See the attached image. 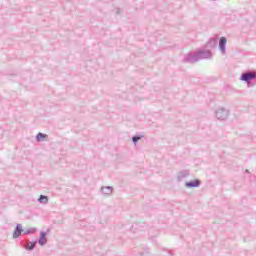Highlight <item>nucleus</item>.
Here are the masks:
<instances>
[{"label":"nucleus","mask_w":256,"mask_h":256,"mask_svg":"<svg viewBox=\"0 0 256 256\" xmlns=\"http://www.w3.org/2000/svg\"><path fill=\"white\" fill-rule=\"evenodd\" d=\"M213 57V54L211 53V50H200L196 53H189L187 54L183 62L184 63H197V61H201V59H211Z\"/></svg>","instance_id":"1"},{"label":"nucleus","mask_w":256,"mask_h":256,"mask_svg":"<svg viewBox=\"0 0 256 256\" xmlns=\"http://www.w3.org/2000/svg\"><path fill=\"white\" fill-rule=\"evenodd\" d=\"M256 79V72L247 71L241 74L240 81L247 83L248 87H251V82Z\"/></svg>","instance_id":"2"},{"label":"nucleus","mask_w":256,"mask_h":256,"mask_svg":"<svg viewBox=\"0 0 256 256\" xmlns=\"http://www.w3.org/2000/svg\"><path fill=\"white\" fill-rule=\"evenodd\" d=\"M215 117L218 119V121H225V119L229 117V110L220 107L215 111Z\"/></svg>","instance_id":"3"},{"label":"nucleus","mask_w":256,"mask_h":256,"mask_svg":"<svg viewBox=\"0 0 256 256\" xmlns=\"http://www.w3.org/2000/svg\"><path fill=\"white\" fill-rule=\"evenodd\" d=\"M226 47H227V38L221 37L219 39V49L223 55L227 53Z\"/></svg>","instance_id":"4"},{"label":"nucleus","mask_w":256,"mask_h":256,"mask_svg":"<svg viewBox=\"0 0 256 256\" xmlns=\"http://www.w3.org/2000/svg\"><path fill=\"white\" fill-rule=\"evenodd\" d=\"M185 187H187V189H193L195 187H201V180L195 179L194 181L186 182Z\"/></svg>","instance_id":"5"},{"label":"nucleus","mask_w":256,"mask_h":256,"mask_svg":"<svg viewBox=\"0 0 256 256\" xmlns=\"http://www.w3.org/2000/svg\"><path fill=\"white\" fill-rule=\"evenodd\" d=\"M23 225L21 224H17L16 228L13 232V239H19V237H21V233H23Z\"/></svg>","instance_id":"6"},{"label":"nucleus","mask_w":256,"mask_h":256,"mask_svg":"<svg viewBox=\"0 0 256 256\" xmlns=\"http://www.w3.org/2000/svg\"><path fill=\"white\" fill-rule=\"evenodd\" d=\"M36 141H37V143H43L44 141H49V135L39 132L36 135Z\"/></svg>","instance_id":"7"},{"label":"nucleus","mask_w":256,"mask_h":256,"mask_svg":"<svg viewBox=\"0 0 256 256\" xmlns=\"http://www.w3.org/2000/svg\"><path fill=\"white\" fill-rule=\"evenodd\" d=\"M37 243H39V245L41 247H43L44 245H47V233L46 232H43V231L40 232V238H39V240H37Z\"/></svg>","instance_id":"8"},{"label":"nucleus","mask_w":256,"mask_h":256,"mask_svg":"<svg viewBox=\"0 0 256 256\" xmlns=\"http://www.w3.org/2000/svg\"><path fill=\"white\" fill-rule=\"evenodd\" d=\"M101 192L103 193V195H111V193H113V187L111 186L102 187Z\"/></svg>","instance_id":"9"},{"label":"nucleus","mask_w":256,"mask_h":256,"mask_svg":"<svg viewBox=\"0 0 256 256\" xmlns=\"http://www.w3.org/2000/svg\"><path fill=\"white\" fill-rule=\"evenodd\" d=\"M37 245V240L36 241H33V242H27L26 246H25V249L27 251H33V249H35V246Z\"/></svg>","instance_id":"10"},{"label":"nucleus","mask_w":256,"mask_h":256,"mask_svg":"<svg viewBox=\"0 0 256 256\" xmlns=\"http://www.w3.org/2000/svg\"><path fill=\"white\" fill-rule=\"evenodd\" d=\"M38 202H40L42 205H47L49 203V197L45 195H40L38 198Z\"/></svg>","instance_id":"11"},{"label":"nucleus","mask_w":256,"mask_h":256,"mask_svg":"<svg viewBox=\"0 0 256 256\" xmlns=\"http://www.w3.org/2000/svg\"><path fill=\"white\" fill-rule=\"evenodd\" d=\"M143 135H136L132 137V142L134 145H137V143H139V141H141V139H143Z\"/></svg>","instance_id":"12"},{"label":"nucleus","mask_w":256,"mask_h":256,"mask_svg":"<svg viewBox=\"0 0 256 256\" xmlns=\"http://www.w3.org/2000/svg\"><path fill=\"white\" fill-rule=\"evenodd\" d=\"M185 177H189V172L187 171H181L178 174V179L181 181V179H185Z\"/></svg>","instance_id":"13"},{"label":"nucleus","mask_w":256,"mask_h":256,"mask_svg":"<svg viewBox=\"0 0 256 256\" xmlns=\"http://www.w3.org/2000/svg\"><path fill=\"white\" fill-rule=\"evenodd\" d=\"M37 231V228H30L23 231V235H33Z\"/></svg>","instance_id":"14"},{"label":"nucleus","mask_w":256,"mask_h":256,"mask_svg":"<svg viewBox=\"0 0 256 256\" xmlns=\"http://www.w3.org/2000/svg\"><path fill=\"white\" fill-rule=\"evenodd\" d=\"M246 173H249V170H246Z\"/></svg>","instance_id":"15"},{"label":"nucleus","mask_w":256,"mask_h":256,"mask_svg":"<svg viewBox=\"0 0 256 256\" xmlns=\"http://www.w3.org/2000/svg\"><path fill=\"white\" fill-rule=\"evenodd\" d=\"M117 13H119V10L117 11Z\"/></svg>","instance_id":"16"}]
</instances>
